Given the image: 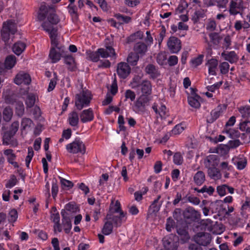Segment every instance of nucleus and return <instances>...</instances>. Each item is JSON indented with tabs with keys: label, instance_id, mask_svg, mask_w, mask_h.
Instances as JSON below:
<instances>
[{
	"label": "nucleus",
	"instance_id": "1",
	"mask_svg": "<svg viewBox=\"0 0 250 250\" xmlns=\"http://www.w3.org/2000/svg\"><path fill=\"white\" fill-rule=\"evenodd\" d=\"M37 18L39 21H43L42 26L49 35L51 47L49 57L52 63H56L61 59L64 46L59 45L58 29L53 27V25L57 24L60 21L55 6L46 5L45 3H42L40 7Z\"/></svg>",
	"mask_w": 250,
	"mask_h": 250
},
{
	"label": "nucleus",
	"instance_id": "2",
	"mask_svg": "<svg viewBox=\"0 0 250 250\" xmlns=\"http://www.w3.org/2000/svg\"><path fill=\"white\" fill-rule=\"evenodd\" d=\"M92 96L88 90L83 89L79 93L75 95V105L78 110H82L84 107L89 105Z\"/></svg>",
	"mask_w": 250,
	"mask_h": 250
},
{
	"label": "nucleus",
	"instance_id": "3",
	"mask_svg": "<svg viewBox=\"0 0 250 250\" xmlns=\"http://www.w3.org/2000/svg\"><path fill=\"white\" fill-rule=\"evenodd\" d=\"M151 97L140 95L134 103L132 107L133 111L138 114H144L146 110L147 107L149 105Z\"/></svg>",
	"mask_w": 250,
	"mask_h": 250
},
{
	"label": "nucleus",
	"instance_id": "4",
	"mask_svg": "<svg viewBox=\"0 0 250 250\" xmlns=\"http://www.w3.org/2000/svg\"><path fill=\"white\" fill-rule=\"evenodd\" d=\"M17 31V25L14 21L12 20H8L4 22L1 30V36L2 40L4 42H7L10 36L14 35Z\"/></svg>",
	"mask_w": 250,
	"mask_h": 250
},
{
	"label": "nucleus",
	"instance_id": "5",
	"mask_svg": "<svg viewBox=\"0 0 250 250\" xmlns=\"http://www.w3.org/2000/svg\"><path fill=\"white\" fill-rule=\"evenodd\" d=\"M66 148L69 153L73 154L80 153L84 154L86 151L85 145L79 139H76L73 142L68 144Z\"/></svg>",
	"mask_w": 250,
	"mask_h": 250
},
{
	"label": "nucleus",
	"instance_id": "6",
	"mask_svg": "<svg viewBox=\"0 0 250 250\" xmlns=\"http://www.w3.org/2000/svg\"><path fill=\"white\" fill-rule=\"evenodd\" d=\"M19 127L18 121H14L11 125L9 129L4 132L2 137V144L4 145L11 144L10 140L15 136Z\"/></svg>",
	"mask_w": 250,
	"mask_h": 250
},
{
	"label": "nucleus",
	"instance_id": "7",
	"mask_svg": "<svg viewBox=\"0 0 250 250\" xmlns=\"http://www.w3.org/2000/svg\"><path fill=\"white\" fill-rule=\"evenodd\" d=\"M194 239L198 245L207 246L211 242V236L209 233L200 232L194 236Z\"/></svg>",
	"mask_w": 250,
	"mask_h": 250
},
{
	"label": "nucleus",
	"instance_id": "8",
	"mask_svg": "<svg viewBox=\"0 0 250 250\" xmlns=\"http://www.w3.org/2000/svg\"><path fill=\"white\" fill-rule=\"evenodd\" d=\"M163 245L167 250H176L178 247V242L176 237L171 234L166 236L163 239Z\"/></svg>",
	"mask_w": 250,
	"mask_h": 250
},
{
	"label": "nucleus",
	"instance_id": "9",
	"mask_svg": "<svg viewBox=\"0 0 250 250\" xmlns=\"http://www.w3.org/2000/svg\"><path fill=\"white\" fill-rule=\"evenodd\" d=\"M169 50L171 53H178L181 49V42L175 37H170L167 42Z\"/></svg>",
	"mask_w": 250,
	"mask_h": 250
},
{
	"label": "nucleus",
	"instance_id": "10",
	"mask_svg": "<svg viewBox=\"0 0 250 250\" xmlns=\"http://www.w3.org/2000/svg\"><path fill=\"white\" fill-rule=\"evenodd\" d=\"M244 8L243 0H231L229 6V12L230 15H236Z\"/></svg>",
	"mask_w": 250,
	"mask_h": 250
},
{
	"label": "nucleus",
	"instance_id": "11",
	"mask_svg": "<svg viewBox=\"0 0 250 250\" xmlns=\"http://www.w3.org/2000/svg\"><path fill=\"white\" fill-rule=\"evenodd\" d=\"M131 72V68L127 63L121 62L118 63L117 73L122 79H125Z\"/></svg>",
	"mask_w": 250,
	"mask_h": 250
},
{
	"label": "nucleus",
	"instance_id": "12",
	"mask_svg": "<svg viewBox=\"0 0 250 250\" xmlns=\"http://www.w3.org/2000/svg\"><path fill=\"white\" fill-rule=\"evenodd\" d=\"M183 216L186 219L195 221L200 219L201 215L199 212L192 207L187 208L183 212Z\"/></svg>",
	"mask_w": 250,
	"mask_h": 250
},
{
	"label": "nucleus",
	"instance_id": "13",
	"mask_svg": "<svg viewBox=\"0 0 250 250\" xmlns=\"http://www.w3.org/2000/svg\"><path fill=\"white\" fill-rule=\"evenodd\" d=\"M61 214L62 216V226L65 232L69 233L71 229L72 224L69 218V214L64 210H62Z\"/></svg>",
	"mask_w": 250,
	"mask_h": 250
},
{
	"label": "nucleus",
	"instance_id": "14",
	"mask_svg": "<svg viewBox=\"0 0 250 250\" xmlns=\"http://www.w3.org/2000/svg\"><path fill=\"white\" fill-rule=\"evenodd\" d=\"M31 79L29 75L23 72H20L16 76L14 79V83L20 85L24 84L28 85L30 83Z\"/></svg>",
	"mask_w": 250,
	"mask_h": 250
},
{
	"label": "nucleus",
	"instance_id": "15",
	"mask_svg": "<svg viewBox=\"0 0 250 250\" xmlns=\"http://www.w3.org/2000/svg\"><path fill=\"white\" fill-rule=\"evenodd\" d=\"M196 90L191 88V95L188 97V103L192 107L198 108L200 106V101L201 98L200 96L195 93Z\"/></svg>",
	"mask_w": 250,
	"mask_h": 250
},
{
	"label": "nucleus",
	"instance_id": "16",
	"mask_svg": "<svg viewBox=\"0 0 250 250\" xmlns=\"http://www.w3.org/2000/svg\"><path fill=\"white\" fill-rule=\"evenodd\" d=\"M98 52L100 53V56L103 58L110 57L116 59L117 58L114 49L110 46H106L105 48L98 49Z\"/></svg>",
	"mask_w": 250,
	"mask_h": 250
},
{
	"label": "nucleus",
	"instance_id": "17",
	"mask_svg": "<svg viewBox=\"0 0 250 250\" xmlns=\"http://www.w3.org/2000/svg\"><path fill=\"white\" fill-rule=\"evenodd\" d=\"M119 213V216L107 214L106 217L107 219L111 220L116 227L121 226L122 224L126 220L125 214L124 212L123 211H121Z\"/></svg>",
	"mask_w": 250,
	"mask_h": 250
},
{
	"label": "nucleus",
	"instance_id": "18",
	"mask_svg": "<svg viewBox=\"0 0 250 250\" xmlns=\"http://www.w3.org/2000/svg\"><path fill=\"white\" fill-rule=\"evenodd\" d=\"M140 87L142 95L146 96H150L152 93V84L148 80H144L139 86Z\"/></svg>",
	"mask_w": 250,
	"mask_h": 250
},
{
	"label": "nucleus",
	"instance_id": "19",
	"mask_svg": "<svg viewBox=\"0 0 250 250\" xmlns=\"http://www.w3.org/2000/svg\"><path fill=\"white\" fill-rule=\"evenodd\" d=\"M219 162V156L215 154L208 156L205 160L206 167H217Z\"/></svg>",
	"mask_w": 250,
	"mask_h": 250
},
{
	"label": "nucleus",
	"instance_id": "20",
	"mask_svg": "<svg viewBox=\"0 0 250 250\" xmlns=\"http://www.w3.org/2000/svg\"><path fill=\"white\" fill-rule=\"evenodd\" d=\"M4 154L7 156V162L12 165L15 168H18L19 166L17 162H15L16 155L13 153L12 149H7L4 150Z\"/></svg>",
	"mask_w": 250,
	"mask_h": 250
},
{
	"label": "nucleus",
	"instance_id": "21",
	"mask_svg": "<svg viewBox=\"0 0 250 250\" xmlns=\"http://www.w3.org/2000/svg\"><path fill=\"white\" fill-rule=\"evenodd\" d=\"M80 119L83 123L92 121L94 119V113L92 108L83 110L80 114Z\"/></svg>",
	"mask_w": 250,
	"mask_h": 250
},
{
	"label": "nucleus",
	"instance_id": "22",
	"mask_svg": "<svg viewBox=\"0 0 250 250\" xmlns=\"http://www.w3.org/2000/svg\"><path fill=\"white\" fill-rule=\"evenodd\" d=\"M146 72L149 75L150 78L154 79L160 75L158 69L152 64H148L145 68Z\"/></svg>",
	"mask_w": 250,
	"mask_h": 250
},
{
	"label": "nucleus",
	"instance_id": "23",
	"mask_svg": "<svg viewBox=\"0 0 250 250\" xmlns=\"http://www.w3.org/2000/svg\"><path fill=\"white\" fill-rule=\"evenodd\" d=\"M218 64V61L215 59H211L209 60L206 65L208 66V73L210 75H216L217 66Z\"/></svg>",
	"mask_w": 250,
	"mask_h": 250
},
{
	"label": "nucleus",
	"instance_id": "24",
	"mask_svg": "<svg viewBox=\"0 0 250 250\" xmlns=\"http://www.w3.org/2000/svg\"><path fill=\"white\" fill-rule=\"evenodd\" d=\"M177 232L180 237V239L184 243L190 239L186 227L178 226Z\"/></svg>",
	"mask_w": 250,
	"mask_h": 250
},
{
	"label": "nucleus",
	"instance_id": "25",
	"mask_svg": "<svg viewBox=\"0 0 250 250\" xmlns=\"http://www.w3.org/2000/svg\"><path fill=\"white\" fill-rule=\"evenodd\" d=\"M51 219L54 223L53 228L55 232L58 231L61 232L62 230V227L60 223V217L59 213L57 212L56 213H52L51 214Z\"/></svg>",
	"mask_w": 250,
	"mask_h": 250
},
{
	"label": "nucleus",
	"instance_id": "26",
	"mask_svg": "<svg viewBox=\"0 0 250 250\" xmlns=\"http://www.w3.org/2000/svg\"><path fill=\"white\" fill-rule=\"evenodd\" d=\"M79 115L76 111H73L70 112L68 115V121L69 124L73 127H78Z\"/></svg>",
	"mask_w": 250,
	"mask_h": 250
},
{
	"label": "nucleus",
	"instance_id": "27",
	"mask_svg": "<svg viewBox=\"0 0 250 250\" xmlns=\"http://www.w3.org/2000/svg\"><path fill=\"white\" fill-rule=\"evenodd\" d=\"M147 46L144 42H137L134 46V51L138 55L143 56L147 51Z\"/></svg>",
	"mask_w": 250,
	"mask_h": 250
},
{
	"label": "nucleus",
	"instance_id": "28",
	"mask_svg": "<svg viewBox=\"0 0 250 250\" xmlns=\"http://www.w3.org/2000/svg\"><path fill=\"white\" fill-rule=\"evenodd\" d=\"M65 63L67 65V68L70 71H74L76 65L74 58L71 55H66L64 57Z\"/></svg>",
	"mask_w": 250,
	"mask_h": 250
},
{
	"label": "nucleus",
	"instance_id": "29",
	"mask_svg": "<svg viewBox=\"0 0 250 250\" xmlns=\"http://www.w3.org/2000/svg\"><path fill=\"white\" fill-rule=\"evenodd\" d=\"M205 181V173L202 171H198L193 176V181L197 186H201Z\"/></svg>",
	"mask_w": 250,
	"mask_h": 250
},
{
	"label": "nucleus",
	"instance_id": "30",
	"mask_svg": "<svg viewBox=\"0 0 250 250\" xmlns=\"http://www.w3.org/2000/svg\"><path fill=\"white\" fill-rule=\"evenodd\" d=\"M26 44L24 42L19 41L14 43L13 46V51L17 55H20L25 49Z\"/></svg>",
	"mask_w": 250,
	"mask_h": 250
},
{
	"label": "nucleus",
	"instance_id": "31",
	"mask_svg": "<svg viewBox=\"0 0 250 250\" xmlns=\"http://www.w3.org/2000/svg\"><path fill=\"white\" fill-rule=\"evenodd\" d=\"M208 168V173L209 177L213 179H219L221 177L220 171L216 167H207Z\"/></svg>",
	"mask_w": 250,
	"mask_h": 250
},
{
	"label": "nucleus",
	"instance_id": "32",
	"mask_svg": "<svg viewBox=\"0 0 250 250\" xmlns=\"http://www.w3.org/2000/svg\"><path fill=\"white\" fill-rule=\"evenodd\" d=\"M222 56L224 57L225 60L229 61L231 63L236 62L238 59L234 51H230L227 54L222 53Z\"/></svg>",
	"mask_w": 250,
	"mask_h": 250
},
{
	"label": "nucleus",
	"instance_id": "33",
	"mask_svg": "<svg viewBox=\"0 0 250 250\" xmlns=\"http://www.w3.org/2000/svg\"><path fill=\"white\" fill-rule=\"evenodd\" d=\"M218 201L211 203L209 208H208L206 207H203V212L204 215L208 216L210 210H211L212 213L214 212H216L217 210V207L218 206Z\"/></svg>",
	"mask_w": 250,
	"mask_h": 250
},
{
	"label": "nucleus",
	"instance_id": "34",
	"mask_svg": "<svg viewBox=\"0 0 250 250\" xmlns=\"http://www.w3.org/2000/svg\"><path fill=\"white\" fill-rule=\"evenodd\" d=\"M139 56L135 52H130L127 58V62L132 66L137 65Z\"/></svg>",
	"mask_w": 250,
	"mask_h": 250
},
{
	"label": "nucleus",
	"instance_id": "35",
	"mask_svg": "<svg viewBox=\"0 0 250 250\" xmlns=\"http://www.w3.org/2000/svg\"><path fill=\"white\" fill-rule=\"evenodd\" d=\"M3 120L6 122H9L13 116L12 109L9 106H6L4 108L2 112Z\"/></svg>",
	"mask_w": 250,
	"mask_h": 250
},
{
	"label": "nucleus",
	"instance_id": "36",
	"mask_svg": "<svg viewBox=\"0 0 250 250\" xmlns=\"http://www.w3.org/2000/svg\"><path fill=\"white\" fill-rule=\"evenodd\" d=\"M16 63V58L14 56L9 55L5 59L4 66L6 69H10L12 68Z\"/></svg>",
	"mask_w": 250,
	"mask_h": 250
},
{
	"label": "nucleus",
	"instance_id": "37",
	"mask_svg": "<svg viewBox=\"0 0 250 250\" xmlns=\"http://www.w3.org/2000/svg\"><path fill=\"white\" fill-rule=\"evenodd\" d=\"M239 112L245 121H249L250 119V106L247 105L239 108Z\"/></svg>",
	"mask_w": 250,
	"mask_h": 250
},
{
	"label": "nucleus",
	"instance_id": "38",
	"mask_svg": "<svg viewBox=\"0 0 250 250\" xmlns=\"http://www.w3.org/2000/svg\"><path fill=\"white\" fill-rule=\"evenodd\" d=\"M222 113V107L220 105H218L216 108L212 110L210 112L211 122L215 121L219 118L221 113Z\"/></svg>",
	"mask_w": 250,
	"mask_h": 250
},
{
	"label": "nucleus",
	"instance_id": "39",
	"mask_svg": "<svg viewBox=\"0 0 250 250\" xmlns=\"http://www.w3.org/2000/svg\"><path fill=\"white\" fill-rule=\"evenodd\" d=\"M114 17L118 20L120 24L128 23L131 21V18L127 16H124L119 13L116 14Z\"/></svg>",
	"mask_w": 250,
	"mask_h": 250
},
{
	"label": "nucleus",
	"instance_id": "40",
	"mask_svg": "<svg viewBox=\"0 0 250 250\" xmlns=\"http://www.w3.org/2000/svg\"><path fill=\"white\" fill-rule=\"evenodd\" d=\"M113 231V224L110 221H106L105 222L102 229V233L108 235L111 234Z\"/></svg>",
	"mask_w": 250,
	"mask_h": 250
},
{
	"label": "nucleus",
	"instance_id": "41",
	"mask_svg": "<svg viewBox=\"0 0 250 250\" xmlns=\"http://www.w3.org/2000/svg\"><path fill=\"white\" fill-rule=\"evenodd\" d=\"M86 54L89 59L94 62H97L99 61L100 56V53L98 52V49L97 51H91L90 50L86 51Z\"/></svg>",
	"mask_w": 250,
	"mask_h": 250
},
{
	"label": "nucleus",
	"instance_id": "42",
	"mask_svg": "<svg viewBox=\"0 0 250 250\" xmlns=\"http://www.w3.org/2000/svg\"><path fill=\"white\" fill-rule=\"evenodd\" d=\"M36 101V96L33 94H29L25 101V104L27 107L31 108L33 107Z\"/></svg>",
	"mask_w": 250,
	"mask_h": 250
},
{
	"label": "nucleus",
	"instance_id": "43",
	"mask_svg": "<svg viewBox=\"0 0 250 250\" xmlns=\"http://www.w3.org/2000/svg\"><path fill=\"white\" fill-rule=\"evenodd\" d=\"M226 133L232 139H236L240 136V132L238 130L235 129L229 128L226 129Z\"/></svg>",
	"mask_w": 250,
	"mask_h": 250
},
{
	"label": "nucleus",
	"instance_id": "44",
	"mask_svg": "<svg viewBox=\"0 0 250 250\" xmlns=\"http://www.w3.org/2000/svg\"><path fill=\"white\" fill-rule=\"evenodd\" d=\"M33 125V121L28 118H23L21 122V125L23 129L29 128Z\"/></svg>",
	"mask_w": 250,
	"mask_h": 250
},
{
	"label": "nucleus",
	"instance_id": "45",
	"mask_svg": "<svg viewBox=\"0 0 250 250\" xmlns=\"http://www.w3.org/2000/svg\"><path fill=\"white\" fill-rule=\"evenodd\" d=\"M143 37V34L141 31H138L128 37L127 38V42L129 43L133 42L137 38L141 39Z\"/></svg>",
	"mask_w": 250,
	"mask_h": 250
},
{
	"label": "nucleus",
	"instance_id": "46",
	"mask_svg": "<svg viewBox=\"0 0 250 250\" xmlns=\"http://www.w3.org/2000/svg\"><path fill=\"white\" fill-rule=\"evenodd\" d=\"M237 168L238 169L242 170L244 169L247 165V160L245 158H240L235 162Z\"/></svg>",
	"mask_w": 250,
	"mask_h": 250
},
{
	"label": "nucleus",
	"instance_id": "47",
	"mask_svg": "<svg viewBox=\"0 0 250 250\" xmlns=\"http://www.w3.org/2000/svg\"><path fill=\"white\" fill-rule=\"evenodd\" d=\"M209 37L210 42L214 44H217L219 43L220 38L218 33L213 32L209 34Z\"/></svg>",
	"mask_w": 250,
	"mask_h": 250
},
{
	"label": "nucleus",
	"instance_id": "48",
	"mask_svg": "<svg viewBox=\"0 0 250 250\" xmlns=\"http://www.w3.org/2000/svg\"><path fill=\"white\" fill-rule=\"evenodd\" d=\"M18 182V180L15 175H12L10 179L7 181L5 185L7 188H11L15 186Z\"/></svg>",
	"mask_w": 250,
	"mask_h": 250
},
{
	"label": "nucleus",
	"instance_id": "49",
	"mask_svg": "<svg viewBox=\"0 0 250 250\" xmlns=\"http://www.w3.org/2000/svg\"><path fill=\"white\" fill-rule=\"evenodd\" d=\"M18 218V212L15 209H11L9 213L8 221L10 222H14Z\"/></svg>",
	"mask_w": 250,
	"mask_h": 250
},
{
	"label": "nucleus",
	"instance_id": "50",
	"mask_svg": "<svg viewBox=\"0 0 250 250\" xmlns=\"http://www.w3.org/2000/svg\"><path fill=\"white\" fill-rule=\"evenodd\" d=\"M167 60V56L165 53L161 52L159 53L157 57V62L161 65L166 64V61Z\"/></svg>",
	"mask_w": 250,
	"mask_h": 250
},
{
	"label": "nucleus",
	"instance_id": "51",
	"mask_svg": "<svg viewBox=\"0 0 250 250\" xmlns=\"http://www.w3.org/2000/svg\"><path fill=\"white\" fill-rule=\"evenodd\" d=\"M203 55H200L198 57L190 61V63L195 67L200 65L203 62Z\"/></svg>",
	"mask_w": 250,
	"mask_h": 250
},
{
	"label": "nucleus",
	"instance_id": "52",
	"mask_svg": "<svg viewBox=\"0 0 250 250\" xmlns=\"http://www.w3.org/2000/svg\"><path fill=\"white\" fill-rule=\"evenodd\" d=\"M64 210L66 212L69 211L70 212L74 213L77 211V208L74 203L70 202L65 205V209Z\"/></svg>",
	"mask_w": 250,
	"mask_h": 250
},
{
	"label": "nucleus",
	"instance_id": "53",
	"mask_svg": "<svg viewBox=\"0 0 250 250\" xmlns=\"http://www.w3.org/2000/svg\"><path fill=\"white\" fill-rule=\"evenodd\" d=\"M125 101H126L127 99H130L131 101H134L135 97L136 94L135 92L130 89L126 90L125 93Z\"/></svg>",
	"mask_w": 250,
	"mask_h": 250
},
{
	"label": "nucleus",
	"instance_id": "54",
	"mask_svg": "<svg viewBox=\"0 0 250 250\" xmlns=\"http://www.w3.org/2000/svg\"><path fill=\"white\" fill-rule=\"evenodd\" d=\"M54 180L55 181H54L53 180L52 182L51 192L53 198L55 199L58 192V186L57 183V180L56 179Z\"/></svg>",
	"mask_w": 250,
	"mask_h": 250
},
{
	"label": "nucleus",
	"instance_id": "55",
	"mask_svg": "<svg viewBox=\"0 0 250 250\" xmlns=\"http://www.w3.org/2000/svg\"><path fill=\"white\" fill-rule=\"evenodd\" d=\"M229 65L227 62H223L220 65L221 73L224 74H227L229 72Z\"/></svg>",
	"mask_w": 250,
	"mask_h": 250
},
{
	"label": "nucleus",
	"instance_id": "56",
	"mask_svg": "<svg viewBox=\"0 0 250 250\" xmlns=\"http://www.w3.org/2000/svg\"><path fill=\"white\" fill-rule=\"evenodd\" d=\"M200 191L202 193H207L208 194L210 195L213 194L214 191V188L211 186L208 187L207 186H204L202 188L200 189Z\"/></svg>",
	"mask_w": 250,
	"mask_h": 250
},
{
	"label": "nucleus",
	"instance_id": "57",
	"mask_svg": "<svg viewBox=\"0 0 250 250\" xmlns=\"http://www.w3.org/2000/svg\"><path fill=\"white\" fill-rule=\"evenodd\" d=\"M174 218L177 221L182 220V210L181 208H175L173 213Z\"/></svg>",
	"mask_w": 250,
	"mask_h": 250
},
{
	"label": "nucleus",
	"instance_id": "58",
	"mask_svg": "<svg viewBox=\"0 0 250 250\" xmlns=\"http://www.w3.org/2000/svg\"><path fill=\"white\" fill-rule=\"evenodd\" d=\"M222 84V82H218L211 85L207 86V89H208V91L213 92H214L216 89H219V88L220 87Z\"/></svg>",
	"mask_w": 250,
	"mask_h": 250
},
{
	"label": "nucleus",
	"instance_id": "59",
	"mask_svg": "<svg viewBox=\"0 0 250 250\" xmlns=\"http://www.w3.org/2000/svg\"><path fill=\"white\" fill-rule=\"evenodd\" d=\"M185 129L184 127L182 124L177 125L172 130V132L174 134H179L182 133Z\"/></svg>",
	"mask_w": 250,
	"mask_h": 250
},
{
	"label": "nucleus",
	"instance_id": "60",
	"mask_svg": "<svg viewBox=\"0 0 250 250\" xmlns=\"http://www.w3.org/2000/svg\"><path fill=\"white\" fill-rule=\"evenodd\" d=\"M227 189V185H223L222 186H218L217 188V192L220 196H224L226 194Z\"/></svg>",
	"mask_w": 250,
	"mask_h": 250
},
{
	"label": "nucleus",
	"instance_id": "61",
	"mask_svg": "<svg viewBox=\"0 0 250 250\" xmlns=\"http://www.w3.org/2000/svg\"><path fill=\"white\" fill-rule=\"evenodd\" d=\"M59 178L60 179V182L62 185L66 187L69 188L73 187V184L71 181L66 180L60 176L59 177Z\"/></svg>",
	"mask_w": 250,
	"mask_h": 250
},
{
	"label": "nucleus",
	"instance_id": "62",
	"mask_svg": "<svg viewBox=\"0 0 250 250\" xmlns=\"http://www.w3.org/2000/svg\"><path fill=\"white\" fill-rule=\"evenodd\" d=\"M178 57L174 55L170 56L167 60L168 63L170 66L175 65L178 63Z\"/></svg>",
	"mask_w": 250,
	"mask_h": 250
},
{
	"label": "nucleus",
	"instance_id": "63",
	"mask_svg": "<svg viewBox=\"0 0 250 250\" xmlns=\"http://www.w3.org/2000/svg\"><path fill=\"white\" fill-rule=\"evenodd\" d=\"M183 158L180 153H176L173 156V162L176 165L182 163Z\"/></svg>",
	"mask_w": 250,
	"mask_h": 250
},
{
	"label": "nucleus",
	"instance_id": "64",
	"mask_svg": "<svg viewBox=\"0 0 250 250\" xmlns=\"http://www.w3.org/2000/svg\"><path fill=\"white\" fill-rule=\"evenodd\" d=\"M241 145V142L238 139L230 140L228 142V146L230 148H233L239 146Z\"/></svg>",
	"mask_w": 250,
	"mask_h": 250
}]
</instances>
